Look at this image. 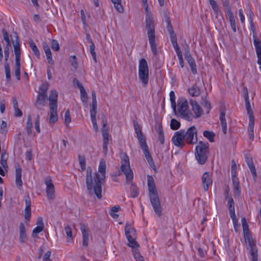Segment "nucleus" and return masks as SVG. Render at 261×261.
Segmentation results:
<instances>
[{
	"mask_svg": "<svg viewBox=\"0 0 261 261\" xmlns=\"http://www.w3.org/2000/svg\"><path fill=\"white\" fill-rule=\"evenodd\" d=\"M106 164L105 160L100 161L98 171L92 173V169L88 168L86 176V184L90 195L95 194L98 199L102 198V185L106 181Z\"/></svg>",
	"mask_w": 261,
	"mask_h": 261,
	"instance_id": "1",
	"label": "nucleus"
},
{
	"mask_svg": "<svg viewBox=\"0 0 261 261\" xmlns=\"http://www.w3.org/2000/svg\"><path fill=\"white\" fill-rule=\"evenodd\" d=\"M147 186L151 204L156 214L158 216H161L162 215L161 203L154 179L152 176H147Z\"/></svg>",
	"mask_w": 261,
	"mask_h": 261,
	"instance_id": "2",
	"label": "nucleus"
},
{
	"mask_svg": "<svg viewBox=\"0 0 261 261\" xmlns=\"http://www.w3.org/2000/svg\"><path fill=\"white\" fill-rule=\"evenodd\" d=\"M134 128L135 132L137 134V137L139 140L141 148L143 150L145 158L150 166L152 168H154V167H155L154 162L151 154H150L145 139L143 137L140 125L137 122L134 123Z\"/></svg>",
	"mask_w": 261,
	"mask_h": 261,
	"instance_id": "3",
	"label": "nucleus"
},
{
	"mask_svg": "<svg viewBox=\"0 0 261 261\" xmlns=\"http://www.w3.org/2000/svg\"><path fill=\"white\" fill-rule=\"evenodd\" d=\"M57 100H58V92L55 90H52L49 94V123L53 125L58 120L57 114Z\"/></svg>",
	"mask_w": 261,
	"mask_h": 261,
	"instance_id": "4",
	"label": "nucleus"
},
{
	"mask_svg": "<svg viewBox=\"0 0 261 261\" xmlns=\"http://www.w3.org/2000/svg\"><path fill=\"white\" fill-rule=\"evenodd\" d=\"M209 144L200 141L196 147L195 156L200 164H203L207 160L208 154Z\"/></svg>",
	"mask_w": 261,
	"mask_h": 261,
	"instance_id": "5",
	"label": "nucleus"
},
{
	"mask_svg": "<svg viewBox=\"0 0 261 261\" xmlns=\"http://www.w3.org/2000/svg\"><path fill=\"white\" fill-rule=\"evenodd\" d=\"M121 158V170L125 174L126 180L127 183L132 182L134 176L133 171L130 167L129 160L126 153H120Z\"/></svg>",
	"mask_w": 261,
	"mask_h": 261,
	"instance_id": "6",
	"label": "nucleus"
},
{
	"mask_svg": "<svg viewBox=\"0 0 261 261\" xmlns=\"http://www.w3.org/2000/svg\"><path fill=\"white\" fill-rule=\"evenodd\" d=\"M245 106L248 114L249 123L247 130L249 135V138L250 140H253L254 139V126L255 124L254 117L253 111L251 108L248 94L245 97Z\"/></svg>",
	"mask_w": 261,
	"mask_h": 261,
	"instance_id": "7",
	"label": "nucleus"
},
{
	"mask_svg": "<svg viewBox=\"0 0 261 261\" xmlns=\"http://www.w3.org/2000/svg\"><path fill=\"white\" fill-rule=\"evenodd\" d=\"M177 107L178 112L180 117L189 121L192 120V114L189 110L188 102L186 99L181 98L178 99Z\"/></svg>",
	"mask_w": 261,
	"mask_h": 261,
	"instance_id": "8",
	"label": "nucleus"
},
{
	"mask_svg": "<svg viewBox=\"0 0 261 261\" xmlns=\"http://www.w3.org/2000/svg\"><path fill=\"white\" fill-rule=\"evenodd\" d=\"M146 29L151 50L154 55L157 53L156 45L155 41L154 23L146 24Z\"/></svg>",
	"mask_w": 261,
	"mask_h": 261,
	"instance_id": "9",
	"label": "nucleus"
},
{
	"mask_svg": "<svg viewBox=\"0 0 261 261\" xmlns=\"http://www.w3.org/2000/svg\"><path fill=\"white\" fill-rule=\"evenodd\" d=\"M185 140L188 144H194L197 143V129L194 126L189 127L186 132L184 130Z\"/></svg>",
	"mask_w": 261,
	"mask_h": 261,
	"instance_id": "10",
	"label": "nucleus"
},
{
	"mask_svg": "<svg viewBox=\"0 0 261 261\" xmlns=\"http://www.w3.org/2000/svg\"><path fill=\"white\" fill-rule=\"evenodd\" d=\"M172 142L175 146L178 147L182 148L185 147L186 143L185 140L184 130L176 132L172 137Z\"/></svg>",
	"mask_w": 261,
	"mask_h": 261,
	"instance_id": "11",
	"label": "nucleus"
},
{
	"mask_svg": "<svg viewBox=\"0 0 261 261\" xmlns=\"http://www.w3.org/2000/svg\"><path fill=\"white\" fill-rule=\"evenodd\" d=\"M138 75L140 81L142 82V86L146 87L148 84L149 80L148 66H139Z\"/></svg>",
	"mask_w": 261,
	"mask_h": 261,
	"instance_id": "12",
	"label": "nucleus"
},
{
	"mask_svg": "<svg viewBox=\"0 0 261 261\" xmlns=\"http://www.w3.org/2000/svg\"><path fill=\"white\" fill-rule=\"evenodd\" d=\"M46 186V192L48 199H54L55 198V186L50 177H47L45 180Z\"/></svg>",
	"mask_w": 261,
	"mask_h": 261,
	"instance_id": "13",
	"label": "nucleus"
},
{
	"mask_svg": "<svg viewBox=\"0 0 261 261\" xmlns=\"http://www.w3.org/2000/svg\"><path fill=\"white\" fill-rule=\"evenodd\" d=\"M15 34V40H12L13 44L14 53L15 55V65H20V48L19 42L18 37L16 33Z\"/></svg>",
	"mask_w": 261,
	"mask_h": 261,
	"instance_id": "14",
	"label": "nucleus"
},
{
	"mask_svg": "<svg viewBox=\"0 0 261 261\" xmlns=\"http://www.w3.org/2000/svg\"><path fill=\"white\" fill-rule=\"evenodd\" d=\"M253 39L257 57V63L261 65V41L257 38L256 34L253 35Z\"/></svg>",
	"mask_w": 261,
	"mask_h": 261,
	"instance_id": "15",
	"label": "nucleus"
},
{
	"mask_svg": "<svg viewBox=\"0 0 261 261\" xmlns=\"http://www.w3.org/2000/svg\"><path fill=\"white\" fill-rule=\"evenodd\" d=\"M202 182L204 190L206 191L212 184V178L209 172H205L202 176Z\"/></svg>",
	"mask_w": 261,
	"mask_h": 261,
	"instance_id": "16",
	"label": "nucleus"
},
{
	"mask_svg": "<svg viewBox=\"0 0 261 261\" xmlns=\"http://www.w3.org/2000/svg\"><path fill=\"white\" fill-rule=\"evenodd\" d=\"M190 103L192 107V110L195 114L196 118L200 117L203 114V110L200 105L194 100L190 99Z\"/></svg>",
	"mask_w": 261,
	"mask_h": 261,
	"instance_id": "17",
	"label": "nucleus"
},
{
	"mask_svg": "<svg viewBox=\"0 0 261 261\" xmlns=\"http://www.w3.org/2000/svg\"><path fill=\"white\" fill-rule=\"evenodd\" d=\"M81 230L83 236V246L87 247L88 246L89 241V231L88 229L84 224L81 225Z\"/></svg>",
	"mask_w": 261,
	"mask_h": 261,
	"instance_id": "18",
	"label": "nucleus"
},
{
	"mask_svg": "<svg viewBox=\"0 0 261 261\" xmlns=\"http://www.w3.org/2000/svg\"><path fill=\"white\" fill-rule=\"evenodd\" d=\"M143 6L145 7L146 11L145 22L146 24L153 23V18L151 15V12L148 9V5L147 0H142Z\"/></svg>",
	"mask_w": 261,
	"mask_h": 261,
	"instance_id": "19",
	"label": "nucleus"
},
{
	"mask_svg": "<svg viewBox=\"0 0 261 261\" xmlns=\"http://www.w3.org/2000/svg\"><path fill=\"white\" fill-rule=\"evenodd\" d=\"M25 208L24 210V218L29 221L31 216V202L29 195L25 197Z\"/></svg>",
	"mask_w": 261,
	"mask_h": 261,
	"instance_id": "20",
	"label": "nucleus"
},
{
	"mask_svg": "<svg viewBox=\"0 0 261 261\" xmlns=\"http://www.w3.org/2000/svg\"><path fill=\"white\" fill-rule=\"evenodd\" d=\"M47 99V96L38 94L37 99L35 103V107L38 110L42 109V107L45 106Z\"/></svg>",
	"mask_w": 261,
	"mask_h": 261,
	"instance_id": "21",
	"label": "nucleus"
},
{
	"mask_svg": "<svg viewBox=\"0 0 261 261\" xmlns=\"http://www.w3.org/2000/svg\"><path fill=\"white\" fill-rule=\"evenodd\" d=\"M15 182L17 187L20 189L22 186L21 169L19 165L15 167Z\"/></svg>",
	"mask_w": 261,
	"mask_h": 261,
	"instance_id": "22",
	"label": "nucleus"
},
{
	"mask_svg": "<svg viewBox=\"0 0 261 261\" xmlns=\"http://www.w3.org/2000/svg\"><path fill=\"white\" fill-rule=\"evenodd\" d=\"M42 45L48 63L50 64H53L54 61L52 59V54L50 47L45 42H43Z\"/></svg>",
	"mask_w": 261,
	"mask_h": 261,
	"instance_id": "23",
	"label": "nucleus"
},
{
	"mask_svg": "<svg viewBox=\"0 0 261 261\" xmlns=\"http://www.w3.org/2000/svg\"><path fill=\"white\" fill-rule=\"evenodd\" d=\"M227 15L228 17L231 29L232 30L233 32H236V25L235 18H234V15H233V12L231 11V9H230L229 8L227 9Z\"/></svg>",
	"mask_w": 261,
	"mask_h": 261,
	"instance_id": "24",
	"label": "nucleus"
},
{
	"mask_svg": "<svg viewBox=\"0 0 261 261\" xmlns=\"http://www.w3.org/2000/svg\"><path fill=\"white\" fill-rule=\"evenodd\" d=\"M28 239L25 228L23 223H20L19 225V240L21 243H25Z\"/></svg>",
	"mask_w": 261,
	"mask_h": 261,
	"instance_id": "25",
	"label": "nucleus"
},
{
	"mask_svg": "<svg viewBox=\"0 0 261 261\" xmlns=\"http://www.w3.org/2000/svg\"><path fill=\"white\" fill-rule=\"evenodd\" d=\"M232 180L234 190V194L235 195L239 196L241 192V188L239 179L236 177V176H232Z\"/></svg>",
	"mask_w": 261,
	"mask_h": 261,
	"instance_id": "26",
	"label": "nucleus"
},
{
	"mask_svg": "<svg viewBox=\"0 0 261 261\" xmlns=\"http://www.w3.org/2000/svg\"><path fill=\"white\" fill-rule=\"evenodd\" d=\"M220 120L222 125V131L224 134H225L227 132V123L225 119V112L224 110H220Z\"/></svg>",
	"mask_w": 261,
	"mask_h": 261,
	"instance_id": "27",
	"label": "nucleus"
},
{
	"mask_svg": "<svg viewBox=\"0 0 261 261\" xmlns=\"http://www.w3.org/2000/svg\"><path fill=\"white\" fill-rule=\"evenodd\" d=\"M135 236H128L126 237L128 241V246L133 248V251L134 249H138L139 247V244L136 241L135 239L134 238Z\"/></svg>",
	"mask_w": 261,
	"mask_h": 261,
	"instance_id": "28",
	"label": "nucleus"
},
{
	"mask_svg": "<svg viewBox=\"0 0 261 261\" xmlns=\"http://www.w3.org/2000/svg\"><path fill=\"white\" fill-rule=\"evenodd\" d=\"M173 46V47L177 54V57L179 60V64L180 65H182L184 64V60L182 56V54L180 51V47L179 45H178L177 42L175 43V44H172Z\"/></svg>",
	"mask_w": 261,
	"mask_h": 261,
	"instance_id": "29",
	"label": "nucleus"
},
{
	"mask_svg": "<svg viewBox=\"0 0 261 261\" xmlns=\"http://www.w3.org/2000/svg\"><path fill=\"white\" fill-rule=\"evenodd\" d=\"M49 87V84L47 83L42 84L39 88V91H38V95H42L44 96H47V92L48 89Z\"/></svg>",
	"mask_w": 261,
	"mask_h": 261,
	"instance_id": "30",
	"label": "nucleus"
},
{
	"mask_svg": "<svg viewBox=\"0 0 261 261\" xmlns=\"http://www.w3.org/2000/svg\"><path fill=\"white\" fill-rule=\"evenodd\" d=\"M125 232L126 237H128V235L135 236L136 231L135 229L131 227V226L128 224V223L127 222L125 224Z\"/></svg>",
	"mask_w": 261,
	"mask_h": 261,
	"instance_id": "31",
	"label": "nucleus"
},
{
	"mask_svg": "<svg viewBox=\"0 0 261 261\" xmlns=\"http://www.w3.org/2000/svg\"><path fill=\"white\" fill-rule=\"evenodd\" d=\"M188 91L192 96H198L200 94V88L196 85H194L189 88Z\"/></svg>",
	"mask_w": 261,
	"mask_h": 261,
	"instance_id": "32",
	"label": "nucleus"
},
{
	"mask_svg": "<svg viewBox=\"0 0 261 261\" xmlns=\"http://www.w3.org/2000/svg\"><path fill=\"white\" fill-rule=\"evenodd\" d=\"M7 158L8 156L6 154V151H3L1 155V164L4 169L6 171L8 169V166L7 163Z\"/></svg>",
	"mask_w": 261,
	"mask_h": 261,
	"instance_id": "33",
	"label": "nucleus"
},
{
	"mask_svg": "<svg viewBox=\"0 0 261 261\" xmlns=\"http://www.w3.org/2000/svg\"><path fill=\"white\" fill-rule=\"evenodd\" d=\"M112 3L114 4V7L116 10L122 13L123 12V7L121 5V0H111Z\"/></svg>",
	"mask_w": 261,
	"mask_h": 261,
	"instance_id": "34",
	"label": "nucleus"
},
{
	"mask_svg": "<svg viewBox=\"0 0 261 261\" xmlns=\"http://www.w3.org/2000/svg\"><path fill=\"white\" fill-rule=\"evenodd\" d=\"M64 230L65 231V233L67 235V239L68 242H70L72 241L73 237H72V232L71 230V228L70 226V225H67L64 228Z\"/></svg>",
	"mask_w": 261,
	"mask_h": 261,
	"instance_id": "35",
	"label": "nucleus"
},
{
	"mask_svg": "<svg viewBox=\"0 0 261 261\" xmlns=\"http://www.w3.org/2000/svg\"><path fill=\"white\" fill-rule=\"evenodd\" d=\"M33 124H32V116L30 114L28 115L27 125H26V129L28 135H30L32 133V128Z\"/></svg>",
	"mask_w": 261,
	"mask_h": 261,
	"instance_id": "36",
	"label": "nucleus"
},
{
	"mask_svg": "<svg viewBox=\"0 0 261 261\" xmlns=\"http://www.w3.org/2000/svg\"><path fill=\"white\" fill-rule=\"evenodd\" d=\"M203 134L204 137L206 138L211 142H214L215 134L214 132L208 130H204Z\"/></svg>",
	"mask_w": 261,
	"mask_h": 261,
	"instance_id": "37",
	"label": "nucleus"
},
{
	"mask_svg": "<svg viewBox=\"0 0 261 261\" xmlns=\"http://www.w3.org/2000/svg\"><path fill=\"white\" fill-rule=\"evenodd\" d=\"M80 90L81 99L84 105H87L88 101V94L85 88Z\"/></svg>",
	"mask_w": 261,
	"mask_h": 261,
	"instance_id": "38",
	"label": "nucleus"
},
{
	"mask_svg": "<svg viewBox=\"0 0 261 261\" xmlns=\"http://www.w3.org/2000/svg\"><path fill=\"white\" fill-rule=\"evenodd\" d=\"M30 47L32 49L35 56L36 57H39L40 56L39 50L33 40H31L30 42Z\"/></svg>",
	"mask_w": 261,
	"mask_h": 261,
	"instance_id": "39",
	"label": "nucleus"
},
{
	"mask_svg": "<svg viewBox=\"0 0 261 261\" xmlns=\"http://www.w3.org/2000/svg\"><path fill=\"white\" fill-rule=\"evenodd\" d=\"M170 100L171 101V107L174 112H176V102H175V96L174 92L173 91H170L169 93Z\"/></svg>",
	"mask_w": 261,
	"mask_h": 261,
	"instance_id": "40",
	"label": "nucleus"
},
{
	"mask_svg": "<svg viewBox=\"0 0 261 261\" xmlns=\"http://www.w3.org/2000/svg\"><path fill=\"white\" fill-rule=\"evenodd\" d=\"M245 240L246 242H248L249 246L250 248L256 247L255 243L254 241L252 239L251 234H248L244 236Z\"/></svg>",
	"mask_w": 261,
	"mask_h": 261,
	"instance_id": "41",
	"label": "nucleus"
},
{
	"mask_svg": "<svg viewBox=\"0 0 261 261\" xmlns=\"http://www.w3.org/2000/svg\"><path fill=\"white\" fill-rule=\"evenodd\" d=\"M250 252L252 261H257V250L256 247L250 248Z\"/></svg>",
	"mask_w": 261,
	"mask_h": 261,
	"instance_id": "42",
	"label": "nucleus"
},
{
	"mask_svg": "<svg viewBox=\"0 0 261 261\" xmlns=\"http://www.w3.org/2000/svg\"><path fill=\"white\" fill-rule=\"evenodd\" d=\"M120 210V207L119 205H115L111 208V210L110 212V215L114 218H117L118 217V215L115 214V213L118 212Z\"/></svg>",
	"mask_w": 261,
	"mask_h": 261,
	"instance_id": "43",
	"label": "nucleus"
},
{
	"mask_svg": "<svg viewBox=\"0 0 261 261\" xmlns=\"http://www.w3.org/2000/svg\"><path fill=\"white\" fill-rule=\"evenodd\" d=\"M133 252L136 261H144V257L140 254L138 249H134Z\"/></svg>",
	"mask_w": 261,
	"mask_h": 261,
	"instance_id": "44",
	"label": "nucleus"
},
{
	"mask_svg": "<svg viewBox=\"0 0 261 261\" xmlns=\"http://www.w3.org/2000/svg\"><path fill=\"white\" fill-rule=\"evenodd\" d=\"M180 123L175 119H172L170 123L171 128L173 130H177L179 128Z\"/></svg>",
	"mask_w": 261,
	"mask_h": 261,
	"instance_id": "45",
	"label": "nucleus"
},
{
	"mask_svg": "<svg viewBox=\"0 0 261 261\" xmlns=\"http://www.w3.org/2000/svg\"><path fill=\"white\" fill-rule=\"evenodd\" d=\"M185 59L189 65H196L194 59L192 57L191 54L189 52L185 54Z\"/></svg>",
	"mask_w": 261,
	"mask_h": 261,
	"instance_id": "46",
	"label": "nucleus"
},
{
	"mask_svg": "<svg viewBox=\"0 0 261 261\" xmlns=\"http://www.w3.org/2000/svg\"><path fill=\"white\" fill-rule=\"evenodd\" d=\"M11 43H6V46L4 47V55H5V60L6 61H7L9 58V50L11 49Z\"/></svg>",
	"mask_w": 261,
	"mask_h": 261,
	"instance_id": "47",
	"label": "nucleus"
},
{
	"mask_svg": "<svg viewBox=\"0 0 261 261\" xmlns=\"http://www.w3.org/2000/svg\"><path fill=\"white\" fill-rule=\"evenodd\" d=\"M158 138L161 144H163L165 141L164 134L162 127H159L158 130Z\"/></svg>",
	"mask_w": 261,
	"mask_h": 261,
	"instance_id": "48",
	"label": "nucleus"
},
{
	"mask_svg": "<svg viewBox=\"0 0 261 261\" xmlns=\"http://www.w3.org/2000/svg\"><path fill=\"white\" fill-rule=\"evenodd\" d=\"M97 113V101H92L90 109V116H96Z\"/></svg>",
	"mask_w": 261,
	"mask_h": 261,
	"instance_id": "49",
	"label": "nucleus"
},
{
	"mask_svg": "<svg viewBox=\"0 0 261 261\" xmlns=\"http://www.w3.org/2000/svg\"><path fill=\"white\" fill-rule=\"evenodd\" d=\"M130 194L132 197H137L139 194V191L136 186L132 185L130 187Z\"/></svg>",
	"mask_w": 261,
	"mask_h": 261,
	"instance_id": "50",
	"label": "nucleus"
},
{
	"mask_svg": "<svg viewBox=\"0 0 261 261\" xmlns=\"http://www.w3.org/2000/svg\"><path fill=\"white\" fill-rule=\"evenodd\" d=\"M44 228L40 226L36 227L33 230L32 232V237L33 238H37V235L42 231H43Z\"/></svg>",
	"mask_w": 261,
	"mask_h": 261,
	"instance_id": "51",
	"label": "nucleus"
},
{
	"mask_svg": "<svg viewBox=\"0 0 261 261\" xmlns=\"http://www.w3.org/2000/svg\"><path fill=\"white\" fill-rule=\"evenodd\" d=\"M71 121L70 113L69 110H67L65 113V124L68 125Z\"/></svg>",
	"mask_w": 261,
	"mask_h": 261,
	"instance_id": "52",
	"label": "nucleus"
},
{
	"mask_svg": "<svg viewBox=\"0 0 261 261\" xmlns=\"http://www.w3.org/2000/svg\"><path fill=\"white\" fill-rule=\"evenodd\" d=\"M51 47L55 51H58L60 49V45L58 42L55 39H53L51 42Z\"/></svg>",
	"mask_w": 261,
	"mask_h": 261,
	"instance_id": "53",
	"label": "nucleus"
},
{
	"mask_svg": "<svg viewBox=\"0 0 261 261\" xmlns=\"http://www.w3.org/2000/svg\"><path fill=\"white\" fill-rule=\"evenodd\" d=\"M227 205L229 209V212L234 211V203L232 198H229V200H228Z\"/></svg>",
	"mask_w": 261,
	"mask_h": 261,
	"instance_id": "54",
	"label": "nucleus"
},
{
	"mask_svg": "<svg viewBox=\"0 0 261 261\" xmlns=\"http://www.w3.org/2000/svg\"><path fill=\"white\" fill-rule=\"evenodd\" d=\"M247 165L248 166V167L250 170V171L252 173V176L254 177V178H256L257 176V174H256V169H255V166L254 165L253 163L252 162L250 164H249Z\"/></svg>",
	"mask_w": 261,
	"mask_h": 261,
	"instance_id": "55",
	"label": "nucleus"
},
{
	"mask_svg": "<svg viewBox=\"0 0 261 261\" xmlns=\"http://www.w3.org/2000/svg\"><path fill=\"white\" fill-rule=\"evenodd\" d=\"M2 32L3 36V39L6 42V43H11L9 34L7 31L5 29H3Z\"/></svg>",
	"mask_w": 261,
	"mask_h": 261,
	"instance_id": "56",
	"label": "nucleus"
},
{
	"mask_svg": "<svg viewBox=\"0 0 261 261\" xmlns=\"http://www.w3.org/2000/svg\"><path fill=\"white\" fill-rule=\"evenodd\" d=\"M237 165L234 160L231 161V176H236Z\"/></svg>",
	"mask_w": 261,
	"mask_h": 261,
	"instance_id": "57",
	"label": "nucleus"
},
{
	"mask_svg": "<svg viewBox=\"0 0 261 261\" xmlns=\"http://www.w3.org/2000/svg\"><path fill=\"white\" fill-rule=\"evenodd\" d=\"M80 164L82 171H84L86 169V161L84 157L79 156Z\"/></svg>",
	"mask_w": 261,
	"mask_h": 261,
	"instance_id": "58",
	"label": "nucleus"
},
{
	"mask_svg": "<svg viewBox=\"0 0 261 261\" xmlns=\"http://www.w3.org/2000/svg\"><path fill=\"white\" fill-rule=\"evenodd\" d=\"M91 45L90 46V53L92 55L93 59L95 60H96V53L95 52V45L94 42L90 43Z\"/></svg>",
	"mask_w": 261,
	"mask_h": 261,
	"instance_id": "59",
	"label": "nucleus"
},
{
	"mask_svg": "<svg viewBox=\"0 0 261 261\" xmlns=\"http://www.w3.org/2000/svg\"><path fill=\"white\" fill-rule=\"evenodd\" d=\"M166 22L167 24V29L168 31L170 34H172V32H174V31L173 29V27L171 24V22L169 18L166 19Z\"/></svg>",
	"mask_w": 261,
	"mask_h": 261,
	"instance_id": "60",
	"label": "nucleus"
},
{
	"mask_svg": "<svg viewBox=\"0 0 261 261\" xmlns=\"http://www.w3.org/2000/svg\"><path fill=\"white\" fill-rule=\"evenodd\" d=\"M92 123L93 124V128L95 132H97L98 130V125L96 122V116H91Z\"/></svg>",
	"mask_w": 261,
	"mask_h": 261,
	"instance_id": "61",
	"label": "nucleus"
},
{
	"mask_svg": "<svg viewBox=\"0 0 261 261\" xmlns=\"http://www.w3.org/2000/svg\"><path fill=\"white\" fill-rule=\"evenodd\" d=\"M69 61L71 65H77L79 63L78 62V60L75 56H70Z\"/></svg>",
	"mask_w": 261,
	"mask_h": 261,
	"instance_id": "62",
	"label": "nucleus"
},
{
	"mask_svg": "<svg viewBox=\"0 0 261 261\" xmlns=\"http://www.w3.org/2000/svg\"><path fill=\"white\" fill-rule=\"evenodd\" d=\"M51 254V253L50 251H48L47 252H46L43 256V260L51 261V259L50 258Z\"/></svg>",
	"mask_w": 261,
	"mask_h": 261,
	"instance_id": "63",
	"label": "nucleus"
},
{
	"mask_svg": "<svg viewBox=\"0 0 261 261\" xmlns=\"http://www.w3.org/2000/svg\"><path fill=\"white\" fill-rule=\"evenodd\" d=\"M210 4L214 11L217 13L219 11V7L217 2L214 1V2L210 3Z\"/></svg>",
	"mask_w": 261,
	"mask_h": 261,
	"instance_id": "64",
	"label": "nucleus"
}]
</instances>
